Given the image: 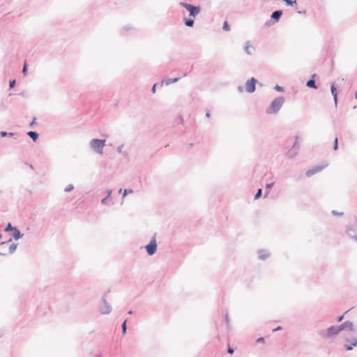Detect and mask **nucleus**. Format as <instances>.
I'll use <instances>...</instances> for the list:
<instances>
[{
  "mask_svg": "<svg viewBox=\"0 0 357 357\" xmlns=\"http://www.w3.org/2000/svg\"><path fill=\"white\" fill-rule=\"evenodd\" d=\"M284 102L285 98L284 97H277L271 102L270 105L266 108V112L268 114H277L282 107Z\"/></svg>",
  "mask_w": 357,
  "mask_h": 357,
  "instance_id": "obj_1",
  "label": "nucleus"
},
{
  "mask_svg": "<svg viewBox=\"0 0 357 357\" xmlns=\"http://www.w3.org/2000/svg\"><path fill=\"white\" fill-rule=\"evenodd\" d=\"M340 330L338 326H331L327 329H319L317 334L319 337L324 339H330L338 335Z\"/></svg>",
  "mask_w": 357,
  "mask_h": 357,
  "instance_id": "obj_2",
  "label": "nucleus"
},
{
  "mask_svg": "<svg viewBox=\"0 0 357 357\" xmlns=\"http://www.w3.org/2000/svg\"><path fill=\"white\" fill-rule=\"evenodd\" d=\"M17 247V243H12V238L0 243L1 252L5 253V256L13 254L15 252Z\"/></svg>",
  "mask_w": 357,
  "mask_h": 357,
  "instance_id": "obj_3",
  "label": "nucleus"
},
{
  "mask_svg": "<svg viewBox=\"0 0 357 357\" xmlns=\"http://www.w3.org/2000/svg\"><path fill=\"white\" fill-rule=\"evenodd\" d=\"M105 142V139H93L89 144L90 148L96 153L102 154Z\"/></svg>",
  "mask_w": 357,
  "mask_h": 357,
  "instance_id": "obj_4",
  "label": "nucleus"
},
{
  "mask_svg": "<svg viewBox=\"0 0 357 357\" xmlns=\"http://www.w3.org/2000/svg\"><path fill=\"white\" fill-rule=\"evenodd\" d=\"M179 5L189 12V15L191 17H195L201 12V6H195L183 1L180 2Z\"/></svg>",
  "mask_w": 357,
  "mask_h": 357,
  "instance_id": "obj_5",
  "label": "nucleus"
},
{
  "mask_svg": "<svg viewBox=\"0 0 357 357\" xmlns=\"http://www.w3.org/2000/svg\"><path fill=\"white\" fill-rule=\"evenodd\" d=\"M301 142V139L298 136L295 137V142L293 144V146L287 152L286 156L289 158H293L297 154L298 151L300 150V142Z\"/></svg>",
  "mask_w": 357,
  "mask_h": 357,
  "instance_id": "obj_6",
  "label": "nucleus"
},
{
  "mask_svg": "<svg viewBox=\"0 0 357 357\" xmlns=\"http://www.w3.org/2000/svg\"><path fill=\"white\" fill-rule=\"evenodd\" d=\"M328 165V164L326 162H324L321 165H317V166L314 167L313 168H312L310 169H308L305 172V175L307 177H310V176H313L314 174H315L316 173H318V172H321L322 169H324Z\"/></svg>",
  "mask_w": 357,
  "mask_h": 357,
  "instance_id": "obj_7",
  "label": "nucleus"
},
{
  "mask_svg": "<svg viewBox=\"0 0 357 357\" xmlns=\"http://www.w3.org/2000/svg\"><path fill=\"white\" fill-rule=\"evenodd\" d=\"M102 305L100 307V311L102 314H108L112 310L111 305L106 301L105 294L102 297Z\"/></svg>",
  "mask_w": 357,
  "mask_h": 357,
  "instance_id": "obj_8",
  "label": "nucleus"
},
{
  "mask_svg": "<svg viewBox=\"0 0 357 357\" xmlns=\"http://www.w3.org/2000/svg\"><path fill=\"white\" fill-rule=\"evenodd\" d=\"M257 80L255 77L248 79L245 83V90L248 93H253L256 90V83Z\"/></svg>",
  "mask_w": 357,
  "mask_h": 357,
  "instance_id": "obj_9",
  "label": "nucleus"
},
{
  "mask_svg": "<svg viewBox=\"0 0 357 357\" xmlns=\"http://www.w3.org/2000/svg\"><path fill=\"white\" fill-rule=\"evenodd\" d=\"M146 250L149 255H154L157 250V243L155 238H153L150 243L146 245Z\"/></svg>",
  "mask_w": 357,
  "mask_h": 357,
  "instance_id": "obj_10",
  "label": "nucleus"
},
{
  "mask_svg": "<svg viewBox=\"0 0 357 357\" xmlns=\"http://www.w3.org/2000/svg\"><path fill=\"white\" fill-rule=\"evenodd\" d=\"M338 327L340 330V332L344 330H349L350 331H354V324H353V322L349 321H347L341 324L340 325L338 326Z\"/></svg>",
  "mask_w": 357,
  "mask_h": 357,
  "instance_id": "obj_11",
  "label": "nucleus"
},
{
  "mask_svg": "<svg viewBox=\"0 0 357 357\" xmlns=\"http://www.w3.org/2000/svg\"><path fill=\"white\" fill-rule=\"evenodd\" d=\"M282 15V10H277L272 13L271 14V19H273L275 22H278Z\"/></svg>",
  "mask_w": 357,
  "mask_h": 357,
  "instance_id": "obj_12",
  "label": "nucleus"
},
{
  "mask_svg": "<svg viewBox=\"0 0 357 357\" xmlns=\"http://www.w3.org/2000/svg\"><path fill=\"white\" fill-rule=\"evenodd\" d=\"M331 93L334 98L335 105V106H337V88H336L335 84H332V85L331 86Z\"/></svg>",
  "mask_w": 357,
  "mask_h": 357,
  "instance_id": "obj_13",
  "label": "nucleus"
},
{
  "mask_svg": "<svg viewBox=\"0 0 357 357\" xmlns=\"http://www.w3.org/2000/svg\"><path fill=\"white\" fill-rule=\"evenodd\" d=\"M12 236L15 240H18L23 236V234H21L20 231L15 227L13 231Z\"/></svg>",
  "mask_w": 357,
  "mask_h": 357,
  "instance_id": "obj_14",
  "label": "nucleus"
},
{
  "mask_svg": "<svg viewBox=\"0 0 357 357\" xmlns=\"http://www.w3.org/2000/svg\"><path fill=\"white\" fill-rule=\"evenodd\" d=\"M258 254H259V258L261 260L266 259L269 256V253L267 251L264 250H259Z\"/></svg>",
  "mask_w": 357,
  "mask_h": 357,
  "instance_id": "obj_15",
  "label": "nucleus"
},
{
  "mask_svg": "<svg viewBox=\"0 0 357 357\" xmlns=\"http://www.w3.org/2000/svg\"><path fill=\"white\" fill-rule=\"evenodd\" d=\"M306 86L308 87V88H310V89H317L318 87L315 83V80L314 79H310L307 83H306Z\"/></svg>",
  "mask_w": 357,
  "mask_h": 357,
  "instance_id": "obj_16",
  "label": "nucleus"
},
{
  "mask_svg": "<svg viewBox=\"0 0 357 357\" xmlns=\"http://www.w3.org/2000/svg\"><path fill=\"white\" fill-rule=\"evenodd\" d=\"M27 135L32 139L33 142H36L38 139V134L36 131H29L27 132Z\"/></svg>",
  "mask_w": 357,
  "mask_h": 357,
  "instance_id": "obj_17",
  "label": "nucleus"
},
{
  "mask_svg": "<svg viewBox=\"0 0 357 357\" xmlns=\"http://www.w3.org/2000/svg\"><path fill=\"white\" fill-rule=\"evenodd\" d=\"M184 23L186 26L192 27L195 24V21L192 17L184 18Z\"/></svg>",
  "mask_w": 357,
  "mask_h": 357,
  "instance_id": "obj_18",
  "label": "nucleus"
},
{
  "mask_svg": "<svg viewBox=\"0 0 357 357\" xmlns=\"http://www.w3.org/2000/svg\"><path fill=\"white\" fill-rule=\"evenodd\" d=\"M347 234L349 236H350L352 238H354V236L356 235L355 229H352L351 227H348L347 228Z\"/></svg>",
  "mask_w": 357,
  "mask_h": 357,
  "instance_id": "obj_19",
  "label": "nucleus"
},
{
  "mask_svg": "<svg viewBox=\"0 0 357 357\" xmlns=\"http://www.w3.org/2000/svg\"><path fill=\"white\" fill-rule=\"evenodd\" d=\"M178 79H179L178 77H176L174 79H165V81H163L162 83L165 82L166 85H169L172 83L176 82Z\"/></svg>",
  "mask_w": 357,
  "mask_h": 357,
  "instance_id": "obj_20",
  "label": "nucleus"
},
{
  "mask_svg": "<svg viewBox=\"0 0 357 357\" xmlns=\"http://www.w3.org/2000/svg\"><path fill=\"white\" fill-rule=\"evenodd\" d=\"M0 135H1V137H6V136L12 137V136L14 135V133H13V132H7L6 131H1L0 132Z\"/></svg>",
  "mask_w": 357,
  "mask_h": 357,
  "instance_id": "obj_21",
  "label": "nucleus"
},
{
  "mask_svg": "<svg viewBox=\"0 0 357 357\" xmlns=\"http://www.w3.org/2000/svg\"><path fill=\"white\" fill-rule=\"evenodd\" d=\"M126 322H127V321H126V320H125V321L123 322L122 325H121L122 333H123V335H125V334L126 333V331H127Z\"/></svg>",
  "mask_w": 357,
  "mask_h": 357,
  "instance_id": "obj_22",
  "label": "nucleus"
},
{
  "mask_svg": "<svg viewBox=\"0 0 357 357\" xmlns=\"http://www.w3.org/2000/svg\"><path fill=\"white\" fill-rule=\"evenodd\" d=\"M15 228V227H13L10 223H8V224L7 225V226L6 227V228L4 229V231H5L6 232H8V231H13V229H14Z\"/></svg>",
  "mask_w": 357,
  "mask_h": 357,
  "instance_id": "obj_23",
  "label": "nucleus"
},
{
  "mask_svg": "<svg viewBox=\"0 0 357 357\" xmlns=\"http://www.w3.org/2000/svg\"><path fill=\"white\" fill-rule=\"evenodd\" d=\"M347 341L350 342L354 347L357 346V337L352 340H347Z\"/></svg>",
  "mask_w": 357,
  "mask_h": 357,
  "instance_id": "obj_24",
  "label": "nucleus"
},
{
  "mask_svg": "<svg viewBox=\"0 0 357 357\" xmlns=\"http://www.w3.org/2000/svg\"><path fill=\"white\" fill-rule=\"evenodd\" d=\"M261 195H262V189L259 188V189H258L257 193L255 195V199H257L259 197H261Z\"/></svg>",
  "mask_w": 357,
  "mask_h": 357,
  "instance_id": "obj_25",
  "label": "nucleus"
},
{
  "mask_svg": "<svg viewBox=\"0 0 357 357\" xmlns=\"http://www.w3.org/2000/svg\"><path fill=\"white\" fill-rule=\"evenodd\" d=\"M133 190L132 189H125L123 193V199L128 195L132 193Z\"/></svg>",
  "mask_w": 357,
  "mask_h": 357,
  "instance_id": "obj_26",
  "label": "nucleus"
},
{
  "mask_svg": "<svg viewBox=\"0 0 357 357\" xmlns=\"http://www.w3.org/2000/svg\"><path fill=\"white\" fill-rule=\"evenodd\" d=\"M333 149L337 151L338 149V138L335 137L333 143Z\"/></svg>",
  "mask_w": 357,
  "mask_h": 357,
  "instance_id": "obj_27",
  "label": "nucleus"
},
{
  "mask_svg": "<svg viewBox=\"0 0 357 357\" xmlns=\"http://www.w3.org/2000/svg\"><path fill=\"white\" fill-rule=\"evenodd\" d=\"M283 1H284L288 6H292L294 4L296 3V0H294V1H292V0H283Z\"/></svg>",
  "mask_w": 357,
  "mask_h": 357,
  "instance_id": "obj_28",
  "label": "nucleus"
},
{
  "mask_svg": "<svg viewBox=\"0 0 357 357\" xmlns=\"http://www.w3.org/2000/svg\"><path fill=\"white\" fill-rule=\"evenodd\" d=\"M74 189V186L72 184L68 185L64 190L65 192H69Z\"/></svg>",
  "mask_w": 357,
  "mask_h": 357,
  "instance_id": "obj_29",
  "label": "nucleus"
},
{
  "mask_svg": "<svg viewBox=\"0 0 357 357\" xmlns=\"http://www.w3.org/2000/svg\"><path fill=\"white\" fill-rule=\"evenodd\" d=\"M274 89L279 92H284V89L282 86H280L279 85H275L274 87Z\"/></svg>",
  "mask_w": 357,
  "mask_h": 357,
  "instance_id": "obj_30",
  "label": "nucleus"
},
{
  "mask_svg": "<svg viewBox=\"0 0 357 357\" xmlns=\"http://www.w3.org/2000/svg\"><path fill=\"white\" fill-rule=\"evenodd\" d=\"M222 29H223V30H224V31H229L230 27H229V24H228L227 22H226V21H225V22H224V24H223Z\"/></svg>",
  "mask_w": 357,
  "mask_h": 357,
  "instance_id": "obj_31",
  "label": "nucleus"
},
{
  "mask_svg": "<svg viewBox=\"0 0 357 357\" xmlns=\"http://www.w3.org/2000/svg\"><path fill=\"white\" fill-rule=\"evenodd\" d=\"M250 47V45H249V42L248 41L246 43V45L245 46V51L248 54H251V52H250L249 49Z\"/></svg>",
  "mask_w": 357,
  "mask_h": 357,
  "instance_id": "obj_32",
  "label": "nucleus"
},
{
  "mask_svg": "<svg viewBox=\"0 0 357 357\" xmlns=\"http://www.w3.org/2000/svg\"><path fill=\"white\" fill-rule=\"evenodd\" d=\"M22 73L24 76L27 75V64L26 63L23 66Z\"/></svg>",
  "mask_w": 357,
  "mask_h": 357,
  "instance_id": "obj_33",
  "label": "nucleus"
},
{
  "mask_svg": "<svg viewBox=\"0 0 357 357\" xmlns=\"http://www.w3.org/2000/svg\"><path fill=\"white\" fill-rule=\"evenodd\" d=\"M225 321L227 322V328L229 329L230 326H229V315H228L227 313L225 314Z\"/></svg>",
  "mask_w": 357,
  "mask_h": 357,
  "instance_id": "obj_34",
  "label": "nucleus"
},
{
  "mask_svg": "<svg viewBox=\"0 0 357 357\" xmlns=\"http://www.w3.org/2000/svg\"><path fill=\"white\" fill-rule=\"evenodd\" d=\"M15 84H16L15 79L10 80L9 82V87H10V89L14 88Z\"/></svg>",
  "mask_w": 357,
  "mask_h": 357,
  "instance_id": "obj_35",
  "label": "nucleus"
},
{
  "mask_svg": "<svg viewBox=\"0 0 357 357\" xmlns=\"http://www.w3.org/2000/svg\"><path fill=\"white\" fill-rule=\"evenodd\" d=\"M344 347H345L346 350H347V351H351L354 348V347L351 345V344H345Z\"/></svg>",
  "mask_w": 357,
  "mask_h": 357,
  "instance_id": "obj_36",
  "label": "nucleus"
},
{
  "mask_svg": "<svg viewBox=\"0 0 357 357\" xmlns=\"http://www.w3.org/2000/svg\"><path fill=\"white\" fill-rule=\"evenodd\" d=\"M123 147V144H121V145H120V146H119L117 147V152H118L119 153H124L123 152V151H122Z\"/></svg>",
  "mask_w": 357,
  "mask_h": 357,
  "instance_id": "obj_37",
  "label": "nucleus"
},
{
  "mask_svg": "<svg viewBox=\"0 0 357 357\" xmlns=\"http://www.w3.org/2000/svg\"><path fill=\"white\" fill-rule=\"evenodd\" d=\"M130 29H132V27L130 25H127L123 28L122 31L124 32Z\"/></svg>",
  "mask_w": 357,
  "mask_h": 357,
  "instance_id": "obj_38",
  "label": "nucleus"
},
{
  "mask_svg": "<svg viewBox=\"0 0 357 357\" xmlns=\"http://www.w3.org/2000/svg\"><path fill=\"white\" fill-rule=\"evenodd\" d=\"M331 213H332V214H333V215H343V213H342V212L339 213V212H337V211H335V210L332 211V212H331Z\"/></svg>",
  "mask_w": 357,
  "mask_h": 357,
  "instance_id": "obj_39",
  "label": "nucleus"
},
{
  "mask_svg": "<svg viewBox=\"0 0 357 357\" xmlns=\"http://www.w3.org/2000/svg\"><path fill=\"white\" fill-rule=\"evenodd\" d=\"M273 185H274V183H267L266 185V188L271 189L273 188Z\"/></svg>",
  "mask_w": 357,
  "mask_h": 357,
  "instance_id": "obj_40",
  "label": "nucleus"
},
{
  "mask_svg": "<svg viewBox=\"0 0 357 357\" xmlns=\"http://www.w3.org/2000/svg\"><path fill=\"white\" fill-rule=\"evenodd\" d=\"M257 343H263L264 342V338L261 337H259L257 340Z\"/></svg>",
  "mask_w": 357,
  "mask_h": 357,
  "instance_id": "obj_41",
  "label": "nucleus"
},
{
  "mask_svg": "<svg viewBox=\"0 0 357 357\" xmlns=\"http://www.w3.org/2000/svg\"><path fill=\"white\" fill-rule=\"evenodd\" d=\"M155 91H156V84H153L152 88H151V91L152 93H155Z\"/></svg>",
  "mask_w": 357,
  "mask_h": 357,
  "instance_id": "obj_42",
  "label": "nucleus"
},
{
  "mask_svg": "<svg viewBox=\"0 0 357 357\" xmlns=\"http://www.w3.org/2000/svg\"><path fill=\"white\" fill-rule=\"evenodd\" d=\"M108 199H109V197H107L106 196L105 198H103V199L101 200V203H102V204H106V202H107V200Z\"/></svg>",
  "mask_w": 357,
  "mask_h": 357,
  "instance_id": "obj_43",
  "label": "nucleus"
},
{
  "mask_svg": "<svg viewBox=\"0 0 357 357\" xmlns=\"http://www.w3.org/2000/svg\"><path fill=\"white\" fill-rule=\"evenodd\" d=\"M343 318H344V315H341V316L338 317L337 319V322H341L343 320Z\"/></svg>",
  "mask_w": 357,
  "mask_h": 357,
  "instance_id": "obj_44",
  "label": "nucleus"
},
{
  "mask_svg": "<svg viewBox=\"0 0 357 357\" xmlns=\"http://www.w3.org/2000/svg\"><path fill=\"white\" fill-rule=\"evenodd\" d=\"M112 190H107V197H109L111 196V195H112Z\"/></svg>",
  "mask_w": 357,
  "mask_h": 357,
  "instance_id": "obj_45",
  "label": "nucleus"
},
{
  "mask_svg": "<svg viewBox=\"0 0 357 357\" xmlns=\"http://www.w3.org/2000/svg\"><path fill=\"white\" fill-rule=\"evenodd\" d=\"M228 353L232 354L234 353V349L229 347L228 348Z\"/></svg>",
  "mask_w": 357,
  "mask_h": 357,
  "instance_id": "obj_46",
  "label": "nucleus"
},
{
  "mask_svg": "<svg viewBox=\"0 0 357 357\" xmlns=\"http://www.w3.org/2000/svg\"><path fill=\"white\" fill-rule=\"evenodd\" d=\"M238 91L239 92H243V86H238Z\"/></svg>",
  "mask_w": 357,
  "mask_h": 357,
  "instance_id": "obj_47",
  "label": "nucleus"
},
{
  "mask_svg": "<svg viewBox=\"0 0 357 357\" xmlns=\"http://www.w3.org/2000/svg\"><path fill=\"white\" fill-rule=\"evenodd\" d=\"M282 329V327L281 326H278L276 328L273 329V331H280Z\"/></svg>",
  "mask_w": 357,
  "mask_h": 357,
  "instance_id": "obj_48",
  "label": "nucleus"
},
{
  "mask_svg": "<svg viewBox=\"0 0 357 357\" xmlns=\"http://www.w3.org/2000/svg\"><path fill=\"white\" fill-rule=\"evenodd\" d=\"M206 117H208V118H209V117L211 116V113H210V112H209V111L206 112Z\"/></svg>",
  "mask_w": 357,
  "mask_h": 357,
  "instance_id": "obj_49",
  "label": "nucleus"
},
{
  "mask_svg": "<svg viewBox=\"0 0 357 357\" xmlns=\"http://www.w3.org/2000/svg\"><path fill=\"white\" fill-rule=\"evenodd\" d=\"M316 76H317V75H316V74H313V75H312V76H311V78H310V79H314V77H315Z\"/></svg>",
  "mask_w": 357,
  "mask_h": 357,
  "instance_id": "obj_50",
  "label": "nucleus"
},
{
  "mask_svg": "<svg viewBox=\"0 0 357 357\" xmlns=\"http://www.w3.org/2000/svg\"><path fill=\"white\" fill-rule=\"evenodd\" d=\"M354 239L356 241H357V235H355V236H354Z\"/></svg>",
  "mask_w": 357,
  "mask_h": 357,
  "instance_id": "obj_51",
  "label": "nucleus"
},
{
  "mask_svg": "<svg viewBox=\"0 0 357 357\" xmlns=\"http://www.w3.org/2000/svg\"><path fill=\"white\" fill-rule=\"evenodd\" d=\"M128 313L129 314H132V310H129Z\"/></svg>",
  "mask_w": 357,
  "mask_h": 357,
  "instance_id": "obj_52",
  "label": "nucleus"
},
{
  "mask_svg": "<svg viewBox=\"0 0 357 357\" xmlns=\"http://www.w3.org/2000/svg\"><path fill=\"white\" fill-rule=\"evenodd\" d=\"M29 167H30V168L33 169V167L32 165H30Z\"/></svg>",
  "mask_w": 357,
  "mask_h": 357,
  "instance_id": "obj_53",
  "label": "nucleus"
},
{
  "mask_svg": "<svg viewBox=\"0 0 357 357\" xmlns=\"http://www.w3.org/2000/svg\"><path fill=\"white\" fill-rule=\"evenodd\" d=\"M268 194V192H266L265 195H264V197H266L267 196V195Z\"/></svg>",
  "mask_w": 357,
  "mask_h": 357,
  "instance_id": "obj_54",
  "label": "nucleus"
},
{
  "mask_svg": "<svg viewBox=\"0 0 357 357\" xmlns=\"http://www.w3.org/2000/svg\"><path fill=\"white\" fill-rule=\"evenodd\" d=\"M33 123H34V121H32V122L31 123L30 126L33 125Z\"/></svg>",
  "mask_w": 357,
  "mask_h": 357,
  "instance_id": "obj_55",
  "label": "nucleus"
},
{
  "mask_svg": "<svg viewBox=\"0 0 357 357\" xmlns=\"http://www.w3.org/2000/svg\"><path fill=\"white\" fill-rule=\"evenodd\" d=\"M1 238H2V234H0V239H1Z\"/></svg>",
  "mask_w": 357,
  "mask_h": 357,
  "instance_id": "obj_56",
  "label": "nucleus"
},
{
  "mask_svg": "<svg viewBox=\"0 0 357 357\" xmlns=\"http://www.w3.org/2000/svg\"><path fill=\"white\" fill-rule=\"evenodd\" d=\"M96 357H101V356H100V355H99V356H97Z\"/></svg>",
  "mask_w": 357,
  "mask_h": 357,
  "instance_id": "obj_57",
  "label": "nucleus"
}]
</instances>
